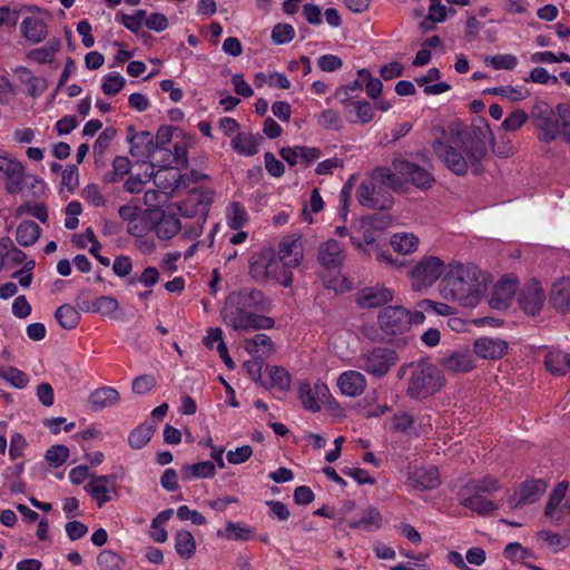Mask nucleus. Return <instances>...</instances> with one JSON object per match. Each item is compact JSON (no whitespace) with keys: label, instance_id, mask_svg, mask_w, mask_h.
Here are the masks:
<instances>
[{"label":"nucleus","instance_id":"nucleus-1","mask_svg":"<svg viewBox=\"0 0 570 570\" xmlns=\"http://www.w3.org/2000/svg\"><path fill=\"white\" fill-rule=\"evenodd\" d=\"M491 134L490 128L473 129L469 131H440L434 140L432 149L444 166L458 176H463L469 168L474 175L483 171L481 161L488 155L485 144L487 137Z\"/></svg>","mask_w":570,"mask_h":570},{"label":"nucleus","instance_id":"nucleus-2","mask_svg":"<svg viewBox=\"0 0 570 570\" xmlns=\"http://www.w3.org/2000/svg\"><path fill=\"white\" fill-rule=\"evenodd\" d=\"M271 302L259 289H242L230 293L224 303L220 315L223 322L235 331L269 330L275 322L262 313L268 312Z\"/></svg>","mask_w":570,"mask_h":570},{"label":"nucleus","instance_id":"nucleus-3","mask_svg":"<svg viewBox=\"0 0 570 570\" xmlns=\"http://www.w3.org/2000/svg\"><path fill=\"white\" fill-rule=\"evenodd\" d=\"M487 289V276L473 264L453 263L442 279L440 292L462 306H475Z\"/></svg>","mask_w":570,"mask_h":570},{"label":"nucleus","instance_id":"nucleus-4","mask_svg":"<svg viewBox=\"0 0 570 570\" xmlns=\"http://www.w3.org/2000/svg\"><path fill=\"white\" fill-rule=\"evenodd\" d=\"M410 370V376L406 387V395L414 400L426 399L439 392L445 384V379L436 365L420 361L415 364H409L402 367L404 373Z\"/></svg>","mask_w":570,"mask_h":570},{"label":"nucleus","instance_id":"nucleus-5","mask_svg":"<svg viewBox=\"0 0 570 570\" xmlns=\"http://www.w3.org/2000/svg\"><path fill=\"white\" fill-rule=\"evenodd\" d=\"M249 275L258 283L274 279L285 287L293 283V273L285 269L271 250H262L250 257Z\"/></svg>","mask_w":570,"mask_h":570},{"label":"nucleus","instance_id":"nucleus-6","mask_svg":"<svg viewBox=\"0 0 570 570\" xmlns=\"http://www.w3.org/2000/svg\"><path fill=\"white\" fill-rule=\"evenodd\" d=\"M407 309L402 306H386L377 315L379 326L390 343H405L409 332Z\"/></svg>","mask_w":570,"mask_h":570},{"label":"nucleus","instance_id":"nucleus-7","mask_svg":"<svg viewBox=\"0 0 570 570\" xmlns=\"http://www.w3.org/2000/svg\"><path fill=\"white\" fill-rule=\"evenodd\" d=\"M397 362V353L387 347H374L357 357L358 368L376 379L385 376Z\"/></svg>","mask_w":570,"mask_h":570},{"label":"nucleus","instance_id":"nucleus-8","mask_svg":"<svg viewBox=\"0 0 570 570\" xmlns=\"http://www.w3.org/2000/svg\"><path fill=\"white\" fill-rule=\"evenodd\" d=\"M531 118L540 141L549 144L556 140L560 134L557 109L553 110L546 101L539 100L532 107Z\"/></svg>","mask_w":570,"mask_h":570},{"label":"nucleus","instance_id":"nucleus-9","mask_svg":"<svg viewBox=\"0 0 570 570\" xmlns=\"http://www.w3.org/2000/svg\"><path fill=\"white\" fill-rule=\"evenodd\" d=\"M444 262L436 256L422 257L409 272L414 291L431 287L443 274Z\"/></svg>","mask_w":570,"mask_h":570},{"label":"nucleus","instance_id":"nucleus-10","mask_svg":"<svg viewBox=\"0 0 570 570\" xmlns=\"http://www.w3.org/2000/svg\"><path fill=\"white\" fill-rule=\"evenodd\" d=\"M356 199L361 206L375 210H387L394 204L393 195L386 187L366 178L356 190Z\"/></svg>","mask_w":570,"mask_h":570},{"label":"nucleus","instance_id":"nucleus-11","mask_svg":"<svg viewBox=\"0 0 570 570\" xmlns=\"http://www.w3.org/2000/svg\"><path fill=\"white\" fill-rule=\"evenodd\" d=\"M391 165L404 184L410 183L417 188H430L434 183L433 175L414 163L402 158H394Z\"/></svg>","mask_w":570,"mask_h":570},{"label":"nucleus","instance_id":"nucleus-12","mask_svg":"<svg viewBox=\"0 0 570 570\" xmlns=\"http://www.w3.org/2000/svg\"><path fill=\"white\" fill-rule=\"evenodd\" d=\"M0 177L6 179V190L9 194L20 193L26 178L23 164L18 159L0 155Z\"/></svg>","mask_w":570,"mask_h":570},{"label":"nucleus","instance_id":"nucleus-13","mask_svg":"<svg viewBox=\"0 0 570 570\" xmlns=\"http://www.w3.org/2000/svg\"><path fill=\"white\" fill-rule=\"evenodd\" d=\"M547 488V482L541 479L527 481L508 499V504L511 509L532 504L539 501Z\"/></svg>","mask_w":570,"mask_h":570},{"label":"nucleus","instance_id":"nucleus-14","mask_svg":"<svg viewBox=\"0 0 570 570\" xmlns=\"http://www.w3.org/2000/svg\"><path fill=\"white\" fill-rule=\"evenodd\" d=\"M546 301V293L537 279L528 282L519 294L520 308L528 315L535 316L540 313Z\"/></svg>","mask_w":570,"mask_h":570},{"label":"nucleus","instance_id":"nucleus-15","mask_svg":"<svg viewBox=\"0 0 570 570\" xmlns=\"http://www.w3.org/2000/svg\"><path fill=\"white\" fill-rule=\"evenodd\" d=\"M303 244L301 235L293 234L285 236L278 246V262L285 269L297 267L303 259Z\"/></svg>","mask_w":570,"mask_h":570},{"label":"nucleus","instance_id":"nucleus-16","mask_svg":"<svg viewBox=\"0 0 570 570\" xmlns=\"http://www.w3.org/2000/svg\"><path fill=\"white\" fill-rule=\"evenodd\" d=\"M317 259L325 269H337L345 261V250L337 240L328 239L321 244Z\"/></svg>","mask_w":570,"mask_h":570},{"label":"nucleus","instance_id":"nucleus-17","mask_svg":"<svg viewBox=\"0 0 570 570\" xmlns=\"http://www.w3.org/2000/svg\"><path fill=\"white\" fill-rule=\"evenodd\" d=\"M440 364L449 373H464L474 368V357L468 350L452 351L440 358Z\"/></svg>","mask_w":570,"mask_h":570},{"label":"nucleus","instance_id":"nucleus-18","mask_svg":"<svg viewBox=\"0 0 570 570\" xmlns=\"http://www.w3.org/2000/svg\"><path fill=\"white\" fill-rule=\"evenodd\" d=\"M568 488V482H559L550 493L546 505L544 514L557 523L563 520L566 512L570 509L567 503L562 504Z\"/></svg>","mask_w":570,"mask_h":570},{"label":"nucleus","instance_id":"nucleus-19","mask_svg":"<svg viewBox=\"0 0 570 570\" xmlns=\"http://www.w3.org/2000/svg\"><path fill=\"white\" fill-rule=\"evenodd\" d=\"M410 485L420 491L432 490L440 485V475L436 466L414 468L409 473Z\"/></svg>","mask_w":570,"mask_h":570},{"label":"nucleus","instance_id":"nucleus-20","mask_svg":"<svg viewBox=\"0 0 570 570\" xmlns=\"http://www.w3.org/2000/svg\"><path fill=\"white\" fill-rule=\"evenodd\" d=\"M328 395V389L323 383H316L312 387L308 383H303L299 386V399L304 409L311 412H318L321 403Z\"/></svg>","mask_w":570,"mask_h":570},{"label":"nucleus","instance_id":"nucleus-21","mask_svg":"<svg viewBox=\"0 0 570 570\" xmlns=\"http://www.w3.org/2000/svg\"><path fill=\"white\" fill-rule=\"evenodd\" d=\"M366 179L386 187L390 191L400 193L405 190L404 181L393 167L377 166L370 173Z\"/></svg>","mask_w":570,"mask_h":570},{"label":"nucleus","instance_id":"nucleus-22","mask_svg":"<svg viewBox=\"0 0 570 570\" xmlns=\"http://www.w3.org/2000/svg\"><path fill=\"white\" fill-rule=\"evenodd\" d=\"M518 283L515 278L504 277L495 283L490 299V305L497 309L507 308L513 298Z\"/></svg>","mask_w":570,"mask_h":570},{"label":"nucleus","instance_id":"nucleus-23","mask_svg":"<svg viewBox=\"0 0 570 570\" xmlns=\"http://www.w3.org/2000/svg\"><path fill=\"white\" fill-rule=\"evenodd\" d=\"M393 299L391 289L385 287H366L363 288L358 294L356 302L363 308H375L380 307Z\"/></svg>","mask_w":570,"mask_h":570},{"label":"nucleus","instance_id":"nucleus-24","mask_svg":"<svg viewBox=\"0 0 570 570\" xmlns=\"http://www.w3.org/2000/svg\"><path fill=\"white\" fill-rule=\"evenodd\" d=\"M110 487H115L114 476L99 475L94 476L85 487V490L97 502V505L101 508L105 503L111 500V497L109 495Z\"/></svg>","mask_w":570,"mask_h":570},{"label":"nucleus","instance_id":"nucleus-25","mask_svg":"<svg viewBox=\"0 0 570 570\" xmlns=\"http://www.w3.org/2000/svg\"><path fill=\"white\" fill-rule=\"evenodd\" d=\"M341 102L344 110L350 115V120L357 124H367L374 117L372 105L365 100H356L351 98H342Z\"/></svg>","mask_w":570,"mask_h":570},{"label":"nucleus","instance_id":"nucleus-26","mask_svg":"<svg viewBox=\"0 0 570 570\" xmlns=\"http://www.w3.org/2000/svg\"><path fill=\"white\" fill-rule=\"evenodd\" d=\"M337 385L344 395L355 397L364 392L366 379L361 372L351 370L338 376Z\"/></svg>","mask_w":570,"mask_h":570},{"label":"nucleus","instance_id":"nucleus-27","mask_svg":"<svg viewBox=\"0 0 570 570\" xmlns=\"http://www.w3.org/2000/svg\"><path fill=\"white\" fill-rule=\"evenodd\" d=\"M507 348V342L501 338L484 336L474 342V353L482 358H501Z\"/></svg>","mask_w":570,"mask_h":570},{"label":"nucleus","instance_id":"nucleus-28","mask_svg":"<svg viewBox=\"0 0 570 570\" xmlns=\"http://www.w3.org/2000/svg\"><path fill=\"white\" fill-rule=\"evenodd\" d=\"M262 136L250 131H239L230 141V146L238 155L252 157L258 153Z\"/></svg>","mask_w":570,"mask_h":570},{"label":"nucleus","instance_id":"nucleus-29","mask_svg":"<svg viewBox=\"0 0 570 570\" xmlns=\"http://www.w3.org/2000/svg\"><path fill=\"white\" fill-rule=\"evenodd\" d=\"M120 400L119 392L111 386H102L90 393L88 402L92 410L98 411L117 404Z\"/></svg>","mask_w":570,"mask_h":570},{"label":"nucleus","instance_id":"nucleus-30","mask_svg":"<svg viewBox=\"0 0 570 570\" xmlns=\"http://www.w3.org/2000/svg\"><path fill=\"white\" fill-rule=\"evenodd\" d=\"M551 304L561 312L570 309V277L557 281L550 292Z\"/></svg>","mask_w":570,"mask_h":570},{"label":"nucleus","instance_id":"nucleus-31","mask_svg":"<svg viewBox=\"0 0 570 570\" xmlns=\"http://www.w3.org/2000/svg\"><path fill=\"white\" fill-rule=\"evenodd\" d=\"M128 142L131 145L130 154L134 157L151 156L155 153L154 136L149 131H140L128 136Z\"/></svg>","mask_w":570,"mask_h":570},{"label":"nucleus","instance_id":"nucleus-32","mask_svg":"<svg viewBox=\"0 0 570 570\" xmlns=\"http://www.w3.org/2000/svg\"><path fill=\"white\" fill-rule=\"evenodd\" d=\"M461 504L480 515H488L498 508L493 501L485 499L482 494L463 493L461 491Z\"/></svg>","mask_w":570,"mask_h":570},{"label":"nucleus","instance_id":"nucleus-33","mask_svg":"<svg viewBox=\"0 0 570 570\" xmlns=\"http://www.w3.org/2000/svg\"><path fill=\"white\" fill-rule=\"evenodd\" d=\"M14 73L21 82L28 86V95L33 98L42 95L48 87L46 79L33 76L26 67H17Z\"/></svg>","mask_w":570,"mask_h":570},{"label":"nucleus","instance_id":"nucleus-34","mask_svg":"<svg viewBox=\"0 0 570 570\" xmlns=\"http://www.w3.org/2000/svg\"><path fill=\"white\" fill-rule=\"evenodd\" d=\"M218 538H225L234 541H248L253 538V529L243 522H226L225 530H217Z\"/></svg>","mask_w":570,"mask_h":570},{"label":"nucleus","instance_id":"nucleus-35","mask_svg":"<svg viewBox=\"0 0 570 570\" xmlns=\"http://www.w3.org/2000/svg\"><path fill=\"white\" fill-rule=\"evenodd\" d=\"M46 23L41 18L27 17L21 23L22 35L33 43H38L46 38Z\"/></svg>","mask_w":570,"mask_h":570},{"label":"nucleus","instance_id":"nucleus-36","mask_svg":"<svg viewBox=\"0 0 570 570\" xmlns=\"http://www.w3.org/2000/svg\"><path fill=\"white\" fill-rule=\"evenodd\" d=\"M382 525V515L375 508H370L364 513L354 520L348 521V528L362 529L365 531H375Z\"/></svg>","mask_w":570,"mask_h":570},{"label":"nucleus","instance_id":"nucleus-37","mask_svg":"<svg viewBox=\"0 0 570 570\" xmlns=\"http://www.w3.org/2000/svg\"><path fill=\"white\" fill-rule=\"evenodd\" d=\"M41 228L32 220H24L17 227L16 239L19 245L28 247L33 245L40 237Z\"/></svg>","mask_w":570,"mask_h":570},{"label":"nucleus","instance_id":"nucleus-38","mask_svg":"<svg viewBox=\"0 0 570 570\" xmlns=\"http://www.w3.org/2000/svg\"><path fill=\"white\" fill-rule=\"evenodd\" d=\"M181 229L179 218L173 214H163L161 218L155 226L158 238L167 240L173 238Z\"/></svg>","mask_w":570,"mask_h":570},{"label":"nucleus","instance_id":"nucleus-39","mask_svg":"<svg viewBox=\"0 0 570 570\" xmlns=\"http://www.w3.org/2000/svg\"><path fill=\"white\" fill-rule=\"evenodd\" d=\"M546 366L552 374L564 375L570 370V354L551 351L546 355Z\"/></svg>","mask_w":570,"mask_h":570},{"label":"nucleus","instance_id":"nucleus-40","mask_svg":"<svg viewBox=\"0 0 570 570\" xmlns=\"http://www.w3.org/2000/svg\"><path fill=\"white\" fill-rule=\"evenodd\" d=\"M175 550L184 559H190L196 552V541L187 530H179L175 534Z\"/></svg>","mask_w":570,"mask_h":570},{"label":"nucleus","instance_id":"nucleus-41","mask_svg":"<svg viewBox=\"0 0 570 570\" xmlns=\"http://www.w3.org/2000/svg\"><path fill=\"white\" fill-rule=\"evenodd\" d=\"M131 163L127 157L117 156L112 161V168L104 174L102 181L114 184L121 180L130 173Z\"/></svg>","mask_w":570,"mask_h":570},{"label":"nucleus","instance_id":"nucleus-42","mask_svg":"<svg viewBox=\"0 0 570 570\" xmlns=\"http://www.w3.org/2000/svg\"><path fill=\"white\" fill-rule=\"evenodd\" d=\"M156 431V428L151 423H142L135 430H132L128 436L129 445L139 450L142 449L151 439Z\"/></svg>","mask_w":570,"mask_h":570},{"label":"nucleus","instance_id":"nucleus-43","mask_svg":"<svg viewBox=\"0 0 570 570\" xmlns=\"http://www.w3.org/2000/svg\"><path fill=\"white\" fill-rule=\"evenodd\" d=\"M391 245L395 252L407 255L416 250L419 238L411 233H397L392 236Z\"/></svg>","mask_w":570,"mask_h":570},{"label":"nucleus","instance_id":"nucleus-44","mask_svg":"<svg viewBox=\"0 0 570 570\" xmlns=\"http://www.w3.org/2000/svg\"><path fill=\"white\" fill-rule=\"evenodd\" d=\"M499 482L492 476H484L479 480H471L461 490L463 493H492L499 490Z\"/></svg>","mask_w":570,"mask_h":570},{"label":"nucleus","instance_id":"nucleus-45","mask_svg":"<svg viewBox=\"0 0 570 570\" xmlns=\"http://www.w3.org/2000/svg\"><path fill=\"white\" fill-rule=\"evenodd\" d=\"M55 317L65 330L75 328L80 321L79 312L70 304L59 306L55 313Z\"/></svg>","mask_w":570,"mask_h":570},{"label":"nucleus","instance_id":"nucleus-46","mask_svg":"<svg viewBox=\"0 0 570 570\" xmlns=\"http://www.w3.org/2000/svg\"><path fill=\"white\" fill-rule=\"evenodd\" d=\"M181 473L186 480L191 478H212L216 473V466L212 461H203L183 466Z\"/></svg>","mask_w":570,"mask_h":570},{"label":"nucleus","instance_id":"nucleus-47","mask_svg":"<svg viewBox=\"0 0 570 570\" xmlns=\"http://www.w3.org/2000/svg\"><path fill=\"white\" fill-rule=\"evenodd\" d=\"M245 348L250 354L269 355L274 352V343L266 334H256L245 342Z\"/></svg>","mask_w":570,"mask_h":570},{"label":"nucleus","instance_id":"nucleus-48","mask_svg":"<svg viewBox=\"0 0 570 570\" xmlns=\"http://www.w3.org/2000/svg\"><path fill=\"white\" fill-rule=\"evenodd\" d=\"M22 472L23 463H18L13 466L7 468L3 473V478L12 493H24L26 491V484L21 480Z\"/></svg>","mask_w":570,"mask_h":570},{"label":"nucleus","instance_id":"nucleus-49","mask_svg":"<svg viewBox=\"0 0 570 570\" xmlns=\"http://www.w3.org/2000/svg\"><path fill=\"white\" fill-rule=\"evenodd\" d=\"M60 49V40H50L45 47L31 50L28 57L38 63L50 62Z\"/></svg>","mask_w":570,"mask_h":570},{"label":"nucleus","instance_id":"nucleus-50","mask_svg":"<svg viewBox=\"0 0 570 570\" xmlns=\"http://www.w3.org/2000/svg\"><path fill=\"white\" fill-rule=\"evenodd\" d=\"M119 308V303L112 296H99L91 302L89 309L102 316H112Z\"/></svg>","mask_w":570,"mask_h":570},{"label":"nucleus","instance_id":"nucleus-51","mask_svg":"<svg viewBox=\"0 0 570 570\" xmlns=\"http://www.w3.org/2000/svg\"><path fill=\"white\" fill-rule=\"evenodd\" d=\"M97 564L100 570H120L125 560L112 550H102L97 556Z\"/></svg>","mask_w":570,"mask_h":570},{"label":"nucleus","instance_id":"nucleus-52","mask_svg":"<svg viewBox=\"0 0 570 570\" xmlns=\"http://www.w3.org/2000/svg\"><path fill=\"white\" fill-rule=\"evenodd\" d=\"M0 377L17 389L26 387L29 382L27 374L13 366L0 367Z\"/></svg>","mask_w":570,"mask_h":570},{"label":"nucleus","instance_id":"nucleus-53","mask_svg":"<svg viewBox=\"0 0 570 570\" xmlns=\"http://www.w3.org/2000/svg\"><path fill=\"white\" fill-rule=\"evenodd\" d=\"M268 375L271 380V387H276L282 391L289 389L291 375L284 367L272 366L268 368Z\"/></svg>","mask_w":570,"mask_h":570},{"label":"nucleus","instance_id":"nucleus-54","mask_svg":"<svg viewBox=\"0 0 570 570\" xmlns=\"http://www.w3.org/2000/svg\"><path fill=\"white\" fill-rule=\"evenodd\" d=\"M360 81H364L367 96L372 99H377L383 89L382 81L379 78H373L371 72L365 68L360 69Z\"/></svg>","mask_w":570,"mask_h":570},{"label":"nucleus","instance_id":"nucleus-55","mask_svg":"<svg viewBox=\"0 0 570 570\" xmlns=\"http://www.w3.org/2000/svg\"><path fill=\"white\" fill-rule=\"evenodd\" d=\"M228 225L233 229H239L247 220V214L244 206L238 202L230 203L228 207Z\"/></svg>","mask_w":570,"mask_h":570},{"label":"nucleus","instance_id":"nucleus-56","mask_svg":"<svg viewBox=\"0 0 570 570\" xmlns=\"http://www.w3.org/2000/svg\"><path fill=\"white\" fill-rule=\"evenodd\" d=\"M492 95H500L502 97L508 98L511 101H520L529 97L530 92L527 89L512 87V86H501L494 87L487 90Z\"/></svg>","mask_w":570,"mask_h":570},{"label":"nucleus","instance_id":"nucleus-57","mask_svg":"<svg viewBox=\"0 0 570 570\" xmlns=\"http://www.w3.org/2000/svg\"><path fill=\"white\" fill-rule=\"evenodd\" d=\"M484 62L497 70H513L518 65V58L514 55H495L487 57Z\"/></svg>","mask_w":570,"mask_h":570},{"label":"nucleus","instance_id":"nucleus-58","mask_svg":"<svg viewBox=\"0 0 570 570\" xmlns=\"http://www.w3.org/2000/svg\"><path fill=\"white\" fill-rule=\"evenodd\" d=\"M529 119L528 114L522 109L513 110L502 122V128L505 131L519 130Z\"/></svg>","mask_w":570,"mask_h":570},{"label":"nucleus","instance_id":"nucleus-59","mask_svg":"<svg viewBox=\"0 0 570 570\" xmlns=\"http://www.w3.org/2000/svg\"><path fill=\"white\" fill-rule=\"evenodd\" d=\"M68 456L69 449L60 444L50 446L46 452L47 462L55 468L62 465L67 461Z\"/></svg>","mask_w":570,"mask_h":570},{"label":"nucleus","instance_id":"nucleus-60","mask_svg":"<svg viewBox=\"0 0 570 570\" xmlns=\"http://www.w3.org/2000/svg\"><path fill=\"white\" fill-rule=\"evenodd\" d=\"M558 124L562 137L570 141V105L559 104L557 106Z\"/></svg>","mask_w":570,"mask_h":570},{"label":"nucleus","instance_id":"nucleus-61","mask_svg":"<svg viewBox=\"0 0 570 570\" xmlns=\"http://www.w3.org/2000/svg\"><path fill=\"white\" fill-rule=\"evenodd\" d=\"M125 83L126 80L122 76L109 73L105 77L101 89L105 95L115 96L124 88Z\"/></svg>","mask_w":570,"mask_h":570},{"label":"nucleus","instance_id":"nucleus-62","mask_svg":"<svg viewBox=\"0 0 570 570\" xmlns=\"http://www.w3.org/2000/svg\"><path fill=\"white\" fill-rule=\"evenodd\" d=\"M295 30L291 24L278 23L273 28L272 39L277 45L287 43L293 40Z\"/></svg>","mask_w":570,"mask_h":570},{"label":"nucleus","instance_id":"nucleus-63","mask_svg":"<svg viewBox=\"0 0 570 570\" xmlns=\"http://www.w3.org/2000/svg\"><path fill=\"white\" fill-rule=\"evenodd\" d=\"M82 198L89 204L100 207L106 203L105 196L100 191V188L96 184L87 185L81 191Z\"/></svg>","mask_w":570,"mask_h":570},{"label":"nucleus","instance_id":"nucleus-64","mask_svg":"<svg viewBox=\"0 0 570 570\" xmlns=\"http://www.w3.org/2000/svg\"><path fill=\"white\" fill-rule=\"evenodd\" d=\"M156 379L150 374H142L132 381L131 390L136 394H145L156 386Z\"/></svg>","mask_w":570,"mask_h":570}]
</instances>
